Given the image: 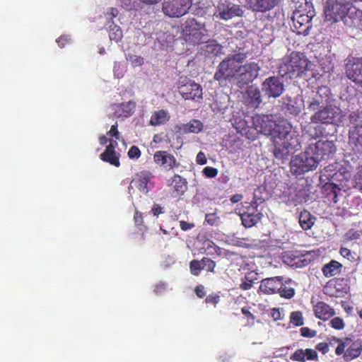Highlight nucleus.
<instances>
[{"label":"nucleus","mask_w":362,"mask_h":362,"mask_svg":"<svg viewBox=\"0 0 362 362\" xmlns=\"http://www.w3.org/2000/svg\"><path fill=\"white\" fill-rule=\"evenodd\" d=\"M194 292L197 297L202 298L205 296L204 286L202 285H198L194 288Z\"/></svg>","instance_id":"338daca9"},{"label":"nucleus","mask_w":362,"mask_h":362,"mask_svg":"<svg viewBox=\"0 0 362 362\" xmlns=\"http://www.w3.org/2000/svg\"><path fill=\"white\" fill-rule=\"evenodd\" d=\"M333 340L339 343L335 350V353L337 356H340L343 354H344L346 351L345 348L347 347V346H349V344L351 342V339L349 337H346L344 339L334 337Z\"/></svg>","instance_id":"a19ab883"},{"label":"nucleus","mask_w":362,"mask_h":362,"mask_svg":"<svg viewBox=\"0 0 362 362\" xmlns=\"http://www.w3.org/2000/svg\"><path fill=\"white\" fill-rule=\"evenodd\" d=\"M136 103L133 100L124 102L117 105L115 110V114L118 117H131L135 112Z\"/></svg>","instance_id":"bb28decb"},{"label":"nucleus","mask_w":362,"mask_h":362,"mask_svg":"<svg viewBox=\"0 0 362 362\" xmlns=\"http://www.w3.org/2000/svg\"><path fill=\"white\" fill-rule=\"evenodd\" d=\"M252 125L258 133L272 136L273 153L276 158H287L293 151L300 147L298 131L286 119L275 122L269 115H255L252 117Z\"/></svg>","instance_id":"f257e3e1"},{"label":"nucleus","mask_w":362,"mask_h":362,"mask_svg":"<svg viewBox=\"0 0 362 362\" xmlns=\"http://www.w3.org/2000/svg\"><path fill=\"white\" fill-rule=\"evenodd\" d=\"M263 217L262 213H255L247 215L245 218L241 219L243 225L245 228H251L257 224Z\"/></svg>","instance_id":"4c0bfd02"},{"label":"nucleus","mask_w":362,"mask_h":362,"mask_svg":"<svg viewBox=\"0 0 362 362\" xmlns=\"http://www.w3.org/2000/svg\"><path fill=\"white\" fill-rule=\"evenodd\" d=\"M323 189L326 197L329 201L334 203L337 202V193L341 191V188L337 185L332 182H327L323 185Z\"/></svg>","instance_id":"e433bc0d"},{"label":"nucleus","mask_w":362,"mask_h":362,"mask_svg":"<svg viewBox=\"0 0 362 362\" xmlns=\"http://www.w3.org/2000/svg\"><path fill=\"white\" fill-rule=\"evenodd\" d=\"M262 90L267 96L277 98L282 94L284 85L279 77L270 76L262 83Z\"/></svg>","instance_id":"dca6fc26"},{"label":"nucleus","mask_w":362,"mask_h":362,"mask_svg":"<svg viewBox=\"0 0 362 362\" xmlns=\"http://www.w3.org/2000/svg\"><path fill=\"white\" fill-rule=\"evenodd\" d=\"M246 58V53L229 54L218 64L214 79L220 84L235 80L240 88L249 84L257 77L260 67L254 62L243 65Z\"/></svg>","instance_id":"f03ea898"},{"label":"nucleus","mask_w":362,"mask_h":362,"mask_svg":"<svg viewBox=\"0 0 362 362\" xmlns=\"http://www.w3.org/2000/svg\"><path fill=\"white\" fill-rule=\"evenodd\" d=\"M320 107L314 111L315 113L310 117L311 123L344 126L345 115L339 107L327 104Z\"/></svg>","instance_id":"423d86ee"},{"label":"nucleus","mask_w":362,"mask_h":362,"mask_svg":"<svg viewBox=\"0 0 362 362\" xmlns=\"http://www.w3.org/2000/svg\"><path fill=\"white\" fill-rule=\"evenodd\" d=\"M356 7L352 0H327L325 8V18L334 23L342 21L346 25H353L351 18Z\"/></svg>","instance_id":"20e7f679"},{"label":"nucleus","mask_w":362,"mask_h":362,"mask_svg":"<svg viewBox=\"0 0 362 362\" xmlns=\"http://www.w3.org/2000/svg\"><path fill=\"white\" fill-rule=\"evenodd\" d=\"M203 129V124L198 119H192L187 124H183L178 127L180 134L194 133L198 134Z\"/></svg>","instance_id":"c756f323"},{"label":"nucleus","mask_w":362,"mask_h":362,"mask_svg":"<svg viewBox=\"0 0 362 362\" xmlns=\"http://www.w3.org/2000/svg\"><path fill=\"white\" fill-rule=\"evenodd\" d=\"M245 104L249 107L257 108L262 103V96L259 89L253 86H250L245 93Z\"/></svg>","instance_id":"5701e85b"},{"label":"nucleus","mask_w":362,"mask_h":362,"mask_svg":"<svg viewBox=\"0 0 362 362\" xmlns=\"http://www.w3.org/2000/svg\"><path fill=\"white\" fill-rule=\"evenodd\" d=\"M134 223L137 226H142L144 223L143 214L139 211H136L134 216Z\"/></svg>","instance_id":"e2e57ef3"},{"label":"nucleus","mask_w":362,"mask_h":362,"mask_svg":"<svg viewBox=\"0 0 362 362\" xmlns=\"http://www.w3.org/2000/svg\"><path fill=\"white\" fill-rule=\"evenodd\" d=\"M300 332L302 337L306 338H313L317 335V331L310 329L308 327H303L300 329Z\"/></svg>","instance_id":"8fccbe9b"},{"label":"nucleus","mask_w":362,"mask_h":362,"mask_svg":"<svg viewBox=\"0 0 362 362\" xmlns=\"http://www.w3.org/2000/svg\"><path fill=\"white\" fill-rule=\"evenodd\" d=\"M151 211L153 216H158V215L163 214L164 212L163 207H162L160 204H153Z\"/></svg>","instance_id":"69168bd1"},{"label":"nucleus","mask_w":362,"mask_h":362,"mask_svg":"<svg viewBox=\"0 0 362 362\" xmlns=\"http://www.w3.org/2000/svg\"><path fill=\"white\" fill-rule=\"evenodd\" d=\"M56 41L58 45L62 48L71 42V37L69 35H63L57 38Z\"/></svg>","instance_id":"13d9d810"},{"label":"nucleus","mask_w":362,"mask_h":362,"mask_svg":"<svg viewBox=\"0 0 362 362\" xmlns=\"http://www.w3.org/2000/svg\"><path fill=\"white\" fill-rule=\"evenodd\" d=\"M127 154L131 159H138L141 157V153L139 147L132 146L130 147Z\"/></svg>","instance_id":"3c124183"},{"label":"nucleus","mask_w":362,"mask_h":362,"mask_svg":"<svg viewBox=\"0 0 362 362\" xmlns=\"http://www.w3.org/2000/svg\"><path fill=\"white\" fill-rule=\"evenodd\" d=\"M354 181L356 187L362 192V165L358 168L357 173L354 175Z\"/></svg>","instance_id":"603ef678"},{"label":"nucleus","mask_w":362,"mask_h":362,"mask_svg":"<svg viewBox=\"0 0 362 362\" xmlns=\"http://www.w3.org/2000/svg\"><path fill=\"white\" fill-rule=\"evenodd\" d=\"M314 15L313 8L303 11H293L291 20L298 34L304 35L308 34L309 30L312 28L311 21Z\"/></svg>","instance_id":"1a4fd4ad"},{"label":"nucleus","mask_w":362,"mask_h":362,"mask_svg":"<svg viewBox=\"0 0 362 362\" xmlns=\"http://www.w3.org/2000/svg\"><path fill=\"white\" fill-rule=\"evenodd\" d=\"M345 73L350 80L358 86L362 81V57L348 59Z\"/></svg>","instance_id":"ddd939ff"},{"label":"nucleus","mask_w":362,"mask_h":362,"mask_svg":"<svg viewBox=\"0 0 362 362\" xmlns=\"http://www.w3.org/2000/svg\"><path fill=\"white\" fill-rule=\"evenodd\" d=\"M129 59L133 66H140L144 63V58L136 55L130 56Z\"/></svg>","instance_id":"bf43d9fd"},{"label":"nucleus","mask_w":362,"mask_h":362,"mask_svg":"<svg viewBox=\"0 0 362 362\" xmlns=\"http://www.w3.org/2000/svg\"><path fill=\"white\" fill-rule=\"evenodd\" d=\"M109 37L110 40L119 42L123 37V33L120 27L112 22L109 25Z\"/></svg>","instance_id":"58836bf2"},{"label":"nucleus","mask_w":362,"mask_h":362,"mask_svg":"<svg viewBox=\"0 0 362 362\" xmlns=\"http://www.w3.org/2000/svg\"><path fill=\"white\" fill-rule=\"evenodd\" d=\"M349 131L362 129V110H357L349 115Z\"/></svg>","instance_id":"2f4dec72"},{"label":"nucleus","mask_w":362,"mask_h":362,"mask_svg":"<svg viewBox=\"0 0 362 362\" xmlns=\"http://www.w3.org/2000/svg\"><path fill=\"white\" fill-rule=\"evenodd\" d=\"M223 47L216 40H208L203 49L205 57H213L222 54Z\"/></svg>","instance_id":"7c9ffc66"},{"label":"nucleus","mask_w":362,"mask_h":362,"mask_svg":"<svg viewBox=\"0 0 362 362\" xmlns=\"http://www.w3.org/2000/svg\"><path fill=\"white\" fill-rule=\"evenodd\" d=\"M261 213L258 211V204L256 202H245L243 206V211L240 214V219L245 218L247 215L251 214Z\"/></svg>","instance_id":"ea45409f"},{"label":"nucleus","mask_w":362,"mask_h":362,"mask_svg":"<svg viewBox=\"0 0 362 362\" xmlns=\"http://www.w3.org/2000/svg\"><path fill=\"white\" fill-rule=\"evenodd\" d=\"M180 227L182 230L186 231L193 228L194 227V224L193 223H188L185 221H180Z\"/></svg>","instance_id":"0e129e2a"},{"label":"nucleus","mask_w":362,"mask_h":362,"mask_svg":"<svg viewBox=\"0 0 362 362\" xmlns=\"http://www.w3.org/2000/svg\"><path fill=\"white\" fill-rule=\"evenodd\" d=\"M281 0H246L247 8L255 13H266L278 6Z\"/></svg>","instance_id":"6ab92c4d"},{"label":"nucleus","mask_w":362,"mask_h":362,"mask_svg":"<svg viewBox=\"0 0 362 362\" xmlns=\"http://www.w3.org/2000/svg\"><path fill=\"white\" fill-rule=\"evenodd\" d=\"M315 316L322 320L326 321L335 315L334 309L323 301H318L313 306Z\"/></svg>","instance_id":"4be33fe9"},{"label":"nucleus","mask_w":362,"mask_h":362,"mask_svg":"<svg viewBox=\"0 0 362 362\" xmlns=\"http://www.w3.org/2000/svg\"><path fill=\"white\" fill-rule=\"evenodd\" d=\"M169 112L165 110L154 111L150 118L149 124L153 127L165 124L170 120Z\"/></svg>","instance_id":"cd10ccee"},{"label":"nucleus","mask_w":362,"mask_h":362,"mask_svg":"<svg viewBox=\"0 0 362 362\" xmlns=\"http://www.w3.org/2000/svg\"><path fill=\"white\" fill-rule=\"evenodd\" d=\"M218 170L216 168L207 166L203 170V174L209 178H214L218 175Z\"/></svg>","instance_id":"864d4df0"},{"label":"nucleus","mask_w":362,"mask_h":362,"mask_svg":"<svg viewBox=\"0 0 362 362\" xmlns=\"http://www.w3.org/2000/svg\"><path fill=\"white\" fill-rule=\"evenodd\" d=\"M305 356L307 360L309 361H317L318 355L315 350L312 349H305Z\"/></svg>","instance_id":"4d7b16f0"},{"label":"nucleus","mask_w":362,"mask_h":362,"mask_svg":"<svg viewBox=\"0 0 362 362\" xmlns=\"http://www.w3.org/2000/svg\"><path fill=\"white\" fill-rule=\"evenodd\" d=\"M117 123H115V124L112 125L110 131L107 133V134L110 136L115 137L117 139H119V132L117 129Z\"/></svg>","instance_id":"052dcab7"},{"label":"nucleus","mask_w":362,"mask_h":362,"mask_svg":"<svg viewBox=\"0 0 362 362\" xmlns=\"http://www.w3.org/2000/svg\"><path fill=\"white\" fill-rule=\"evenodd\" d=\"M317 162L307 147L304 152L293 156L290 163L291 171L300 175L317 167Z\"/></svg>","instance_id":"0eeeda50"},{"label":"nucleus","mask_w":362,"mask_h":362,"mask_svg":"<svg viewBox=\"0 0 362 362\" xmlns=\"http://www.w3.org/2000/svg\"><path fill=\"white\" fill-rule=\"evenodd\" d=\"M353 25H348L349 27H356L362 30V11L356 8L354 13V18L351 19Z\"/></svg>","instance_id":"c03bdc74"},{"label":"nucleus","mask_w":362,"mask_h":362,"mask_svg":"<svg viewBox=\"0 0 362 362\" xmlns=\"http://www.w3.org/2000/svg\"><path fill=\"white\" fill-rule=\"evenodd\" d=\"M315 221V217L308 211L305 209L300 213L298 222L304 230L310 229L314 225Z\"/></svg>","instance_id":"f704fd0d"},{"label":"nucleus","mask_w":362,"mask_h":362,"mask_svg":"<svg viewBox=\"0 0 362 362\" xmlns=\"http://www.w3.org/2000/svg\"><path fill=\"white\" fill-rule=\"evenodd\" d=\"M291 4L294 8V11L307 10L308 8H313L312 4L308 2L307 0H291Z\"/></svg>","instance_id":"37998d69"},{"label":"nucleus","mask_w":362,"mask_h":362,"mask_svg":"<svg viewBox=\"0 0 362 362\" xmlns=\"http://www.w3.org/2000/svg\"><path fill=\"white\" fill-rule=\"evenodd\" d=\"M341 269L342 264L338 261L332 259L322 267V272L325 277L329 278L339 274L341 272Z\"/></svg>","instance_id":"c85d7f7f"},{"label":"nucleus","mask_w":362,"mask_h":362,"mask_svg":"<svg viewBox=\"0 0 362 362\" xmlns=\"http://www.w3.org/2000/svg\"><path fill=\"white\" fill-rule=\"evenodd\" d=\"M362 352V342L361 340L357 339L352 341L347 346V349L343 356L345 361H349L358 358Z\"/></svg>","instance_id":"a878e982"},{"label":"nucleus","mask_w":362,"mask_h":362,"mask_svg":"<svg viewBox=\"0 0 362 362\" xmlns=\"http://www.w3.org/2000/svg\"><path fill=\"white\" fill-rule=\"evenodd\" d=\"M308 148L317 163L322 160L329 159L337 151L334 141L329 140H319L315 144H309Z\"/></svg>","instance_id":"6e6552de"},{"label":"nucleus","mask_w":362,"mask_h":362,"mask_svg":"<svg viewBox=\"0 0 362 362\" xmlns=\"http://www.w3.org/2000/svg\"><path fill=\"white\" fill-rule=\"evenodd\" d=\"M332 98V93L329 88L326 86H320L313 98L308 101V110L309 111H315L320 106L329 104Z\"/></svg>","instance_id":"f8f14e48"},{"label":"nucleus","mask_w":362,"mask_h":362,"mask_svg":"<svg viewBox=\"0 0 362 362\" xmlns=\"http://www.w3.org/2000/svg\"><path fill=\"white\" fill-rule=\"evenodd\" d=\"M220 301V296L217 293L209 295L205 298L206 304H212L216 306Z\"/></svg>","instance_id":"5fc2aeb1"},{"label":"nucleus","mask_w":362,"mask_h":362,"mask_svg":"<svg viewBox=\"0 0 362 362\" xmlns=\"http://www.w3.org/2000/svg\"><path fill=\"white\" fill-rule=\"evenodd\" d=\"M312 66L313 63L304 53L293 51L282 59L278 69L282 77L292 79L306 76Z\"/></svg>","instance_id":"7ed1b4c3"},{"label":"nucleus","mask_w":362,"mask_h":362,"mask_svg":"<svg viewBox=\"0 0 362 362\" xmlns=\"http://www.w3.org/2000/svg\"><path fill=\"white\" fill-rule=\"evenodd\" d=\"M330 325L332 328L340 330L344 327L345 324L342 318L336 317L331 320Z\"/></svg>","instance_id":"de8ad7c7"},{"label":"nucleus","mask_w":362,"mask_h":362,"mask_svg":"<svg viewBox=\"0 0 362 362\" xmlns=\"http://www.w3.org/2000/svg\"><path fill=\"white\" fill-rule=\"evenodd\" d=\"M181 35L187 44L195 46L208 37L209 31L204 23L194 18H188L182 25Z\"/></svg>","instance_id":"39448f33"},{"label":"nucleus","mask_w":362,"mask_h":362,"mask_svg":"<svg viewBox=\"0 0 362 362\" xmlns=\"http://www.w3.org/2000/svg\"><path fill=\"white\" fill-rule=\"evenodd\" d=\"M290 359L294 361L304 362L305 361V350L298 349L290 356Z\"/></svg>","instance_id":"49530a36"},{"label":"nucleus","mask_w":362,"mask_h":362,"mask_svg":"<svg viewBox=\"0 0 362 362\" xmlns=\"http://www.w3.org/2000/svg\"><path fill=\"white\" fill-rule=\"evenodd\" d=\"M153 160L158 165L168 170L177 168L180 165L176 158L167 151H158L155 152Z\"/></svg>","instance_id":"a211bd4d"},{"label":"nucleus","mask_w":362,"mask_h":362,"mask_svg":"<svg viewBox=\"0 0 362 362\" xmlns=\"http://www.w3.org/2000/svg\"><path fill=\"white\" fill-rule=\"evenodd\" d=\"M315 349L320 351L322 354H326L329 352V345L326 342H320L317 344L315 346Z\"/></svg>","instance_id":"680f3d73"},{"label":"nucleus","mask_w":362,"mask_h":362,"mask_svg":"<svg viewBox=\"0 0 362 362\" xmlns=\"http://www.w3.org/2000/svg\"><path fill=\"white\" fill-rule=\"evenodd\" d=\"M282 100L284 106L289 114L297 116L300 113L301 108L296 98L286 95L282 98Z\"/></svg>","instance_id":"473e14b6"},{"label":"nucleus","mask_w":362,"mask_h":362,"mask_svg":"<svg viewBox=\"0 0 362 362\" xmlns=\"http://www.w3.org/2000/svg\"><path fill=\"white\" fill-rule=\"evenodd\" d=\"M192 6V0H164L162 11L170 18H180L185 15Z\"/></svg>","instance_id":"9d476101"},{"label":"nucleus","mask_w":362,"mask_h":362,"mask_svg":"<svg viewBox=\"0 0 362 362\" xmlns=\"http://www.w3.org/2000/svg\"><path fill=\"white\" fill-rule=\"evenodd\" d=\"M100 159L115 167H119V154L115 150V146L112 141L106 146L105 151L100 154Z\"/></svg>","instance_id":"393cba45"},{"label":"nucleus","mask_w":362,"mask_h":362,"mask_svg":"<svg viewBox=\"0 0 362 362\" xmlns=\"http://www.w3.org/2000/svg\"><path fill=\"white\" fill-rule=\"evenodd\" d=\"M202 263L204 268L205 267L208 272H214L216 267V263L212 259L204 257L202 258Z\"/></svg>","instance_id":"09e8293b"},{"label":"nucleus","mask_w":362,"mask_h":362,"mask_svg":"<svg viewBox=\"0 0 362 362\" xmlns=\"http://www.w3.org/2000/svg\"><path fill=\"white\" fill-rule=\"evenodd\" d=\"M346 157L351 161L362 158V129L348 132Z\"/></svg>","instance_id":"9b49d317"},{"label":"nucleus","mask_w":362,"mask_h":362,"mask_svg":"<svg viewBox=\"0 0 362 362\" xmlns=\"http://www.w3.org/2000/svg\"><path fill=\"white\" fill-rule=\"evenodd\" d=\"M219 217L216 213L206 214L205 216V221L210 226H214L217 223Z\"/></svg>","instance_id":"6e6d98bb"},{"label":"nucleus","mask_w":362,"mask_h":362,"mask_svg":"<svg viewBox=\"0 0 362 362\" xmlns=\"http://www.w3.org/2000/svg\"><path fill=\"white\" fill-rule=\"evenodd\" d=\"M258 279V273L255 271L247 272L242 279V282L239 287L243 291H247L252 288L255 281Z\"/></svg>","instance_id":"c9c22d12"},{"label":"nucleus","mask_w":362,"mask_h":362,"mask_svg":"<svg viewBox=\"0 0 362 362\" xmlns=\"http://www.w3.org/2000/svg\"><path fill=\"white\" fill-rule=\"evenodd\" d=\"M190 272L194 276H199L201 271L204 269L202 259L201 261L193 259L189 262Z\"/></svg>","instance_id":"79ce46f5"},{"label":"nucleus","mask_w":362,"mask_h":362,"mask_svg":"<svg viewBox=\"0 0 362 362\" xmlns=\"http://www.w3.org/2000/svg\"><path fill=\"white\" fill-rule=\"evenodd\" d=\"M153 177V174L148 170H142L136 173L134 177L132 179L129 186V190L133 188V185L136 187L141 192L147 194L149 191L148 185L151 178Z\"/></svg>","instance_id":"aec40b11"},{"label":"nucleus","mask_w":362,"mask_h":362,"mask_svg":"<svg viewBox=\"0 0 362 362\" xmlns=\"http://www.w3.org/2000/svg\"><path fill=\"white\" fill-rule=\"evenodd\" d=\"M172 187L173 197H180L187 190V180L178 174L174 175L169 185Z\"/></svg>","instance_id":"b1692460"},{"label":"nucleus","mask_w":362,"mask_h":362,"mask_svg":"<svg viewBox=\"0 0 362 362\" xmlns=\"http://www.w3.org/2000/svg\"><path fill=\"white\" fill-rule=\"evenodd\" d=\"M294 282L291 279L282 280V286L278 293L281 298L291 299L295 295V288L293 287Z\"/></svg>","instance_id":"72a5a7b5"},{"label":"nucleus","mask_w":362,"mask_h":362,"mask_svg":"<svg viewBox=\"0 0 362 362\" xmlns=\"http://www.w3.org/2000/svg\"><path fill=\"white\" fill-rule=\"evenodd\" d=\"M178 92L185 100L198 101L202 99V86L192 81L179 86Z\"/></svg>","instance_id":"4468645a"},{"label":"nucleus","mask_w":362,"mask_h":362,"mask_svg":"<svg viewBox=\"0 0 362 362\" xmlns=\"http://www.w3.org/2000/svg\"><path fill=\"white\" fill-rule=\"evenodd\" d=\"M290 322L296 327L302 326L304 323L302 313L300 311L292 312L290 315Z\"/></svg>","instance_id":"a18cd8bd"},{"label":"nucleus","mask_w":362,"mask_h":362,"mask_svg":"<svg viewBox=\"0 0 362 362\" xmlns=\"http://www.w3.org/2000/svg\"><path fill=\"white\" fill-rule=\"evenodd\" d=\"M309 194L305 187L302 185H292L288 188L287 200L286 204L288 206H297L303 202H305Z\"/></svg>","instance_id":"2eb2a0df"},{"label":"nucleus","mask_w":362,"mask_h":362,"mask_svg":"<svg viewBox=\"0 0 362 362\" xmlns=\"http://www.w3.org/2000/svg\"><path fill=\"white\" fill-rule=\"evenodd\" d=\"M218 17L222 20H229L235 16H242L243 11L241 7L231 2L226 1L217 6Z\"/></svg>","instance_id":"f3484780"},{"label":"nucleus","mask_w":362,"mask_h":362,"mask_svg":"<svg viewBox=\"0 0 362 362\" xmlns=\"http://www.w3.org/2000/svg\"><path fill=\"white\" fill-rule=\"evenodd\" d=\"M283 276H274L262 279L260 281L259 292L272 295L278 293L282 286Z\"/></svg>","instance_id":"412c9836"},{"label":"nucleus","mask_w":362,"mask_h":362,"mask_svg":"<svg viewBox=\"0 0 362 362\" xmlns=\"http://www.w3.org/2000/svg\"><path fill=\"white\" fill-rule=\"evenodd\" d=\"M339 253L341 256L347 258L348 259L353 258L351 250L346 247H341Z\"/></svg>","instance_id":"774afa93"}]
</instances>
